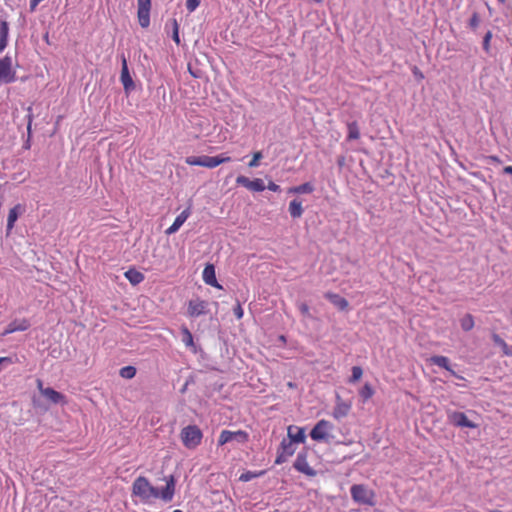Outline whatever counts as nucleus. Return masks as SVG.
Segmentation results:
<instances>
[{"label":"nucleus","instance_id":"f257e3e1","mask_svg":"<svg viewBox=\"0 0 512 512\" xmlns=\"http://www.w3.org/2000/svg\"><path fill=\"white\" fill-rule=\"evenodd\" d=\"M166 486L159 490L153 486L144 476L137 477L132 484V494L138 497L143 503H151L155 499H162L169 502L175 493V478L173 475L166 477Z\"/></svg>","mask_w":512,"mask_h":512},{"label":"nucleus","instance_id":"f03ea898","mask_svg":"<svg viewBox=\"0 0 512 512\" xmlns=\"http://www.w3.org/2000/svg\"><path fill=\"white\" fill-rule=\"evenodd\" d=\"M231 161L229 156H225L223 154L217 156H189L186 158L185 162L191 166H202L206 168H215L220 164Z\"/></svg>","mask_w":512,"mask_h":512},{"label":"nucleus","instance_id":"7ed1b4c3","mask_svg":"<svg viewBox=\"0 0 512 512\" xmlns=\"http://www.w3.org/2000/svg\"><path fill=\"white\" fill-rule=\"evenodd\" d=\"M180 437L186 448L195 449L201 443L203 434L198 426L188 425L181 430Z\"/></svg>","mask_w":512,"mask_h":512},{"label":"nucleus","instance_id":"20e7f679","mask_svg":"<svg viewBox=\"0 0 512 512\" xmlns=\"http://www.w3.org/2000/svg\"><path fill=\"white\" fill-rule=\"evenodd\" d=\"M352 499L360 504L373 505L374 493L365 485L356 484L350 489Z\"/></svg>","mask_w":512,"mask_h":512},{"label":"nucleus","instance_id":"39448f33","mask_svg":"<svg viewBox=\"0 0 512 512\" xmlns=\"http://www.w3.org/2000/svg\"><path fill=\"white\" fill-rule=\"evenodd\" d=\"M333 429V424L327 420H320L316 423L313 429L310 432V437L314 441H324L329 442L330 434L329 432Z\"/></svg>","mask_w":512,"mask_h":512},{"label":"nucleus","instance_id":"423d86ee","mask_svg":"<svg viewBox=\"0 0 512 512\" xmlns=\"http://www.w3.org/2000/svg\"><path fill=\"white\" fill-rule=\"evenodd\" d=\"M248 440V434L245 431L238 430V431H230V430H223L220 433L218 444L220 446H223L231 441H236L238 443H244Z\"/></svg>","mask_w":512,"mask_h":512},{"label":"nucleus","instance_id":"0eeeda50","mask_svg":"<svg viewBox=\"0 0 512 512\" xmlns=\"http://www.w3.org/2000/svg\"><path fill=\"white\" fill-rule=\"evenodd\" d=\"M151 0H137V17L142 28L150 25Z\"/></svg>","mask_w":512,"mask_h":512},{"label":"nucleus","instance_id":"6e6552de","mask_svg":"<svg viewBox=\"0 0 512 512\" xmlns=\"http://www.w3.org/2000/svg\"><path fill=\"white\" fill-rule=\"evenodd\" d=\"M15 81V72L12 70L11 58L6 56L0 59V82L12 83Z\"/></svg>","mask_w":512,"mask_h":512},{"label":"nucleus","instance_id":"1a4fd4ad","mask_svg":"<svg viewBox=\"0 0 512 512\" xmlns=\"http://www.w3.org/2000/svg\"><path fill=\"white\" fill-rule=\"evenodd\" d=\"M121 75H120V81L123 85L124 91L126 94H129L131 91L135 89V83L129 73L127 60L124 55L121 57Z\"/></svg>","mask_w":512,"mask_h":512},{"label":"nucleus","instance_id":"9d476101","mask_svg":"<svg viewBox=\"0 0 512 512\" xmlns=\"http://www.w3.org/2000/svg\"><path fill=\"white\" fill-rule=\"evenodd\" d=\"M208 312V302L200 299H192L188 302L187 313L190 317H199Z\"/></svg>","mask_w":512,"mask_h":512},{"label":"nucleus","instance_id":"9b49d317","mask_svg":"<svg viewBox=\"0 0 512 512\" xmlns=\"http://www.w3.org/2000/svg\"><path fill=\"white\" fill-rule=\"evenodd\" d=\"M236 183L255 192H262L265 190L264 182L260 178L250 180L248 177L240 175L236 178Z\"/></svg>","mask_w":512,"mask_h":512},{"label":"nucleus","instance_id":"f8f14e48","mask_svg":"<svg viewBox=\"0 0 512 512\" xmlns=\"http://www.w3.org/2000/svg\"><path fill=\"white\" fill-rule=\"evenodd\" d=\"M293 466L297 471L307 476L314 477L316 475V471L307 462L306 453H298Z\"/></svg>","mask_w":512,"mask_h":512},{"label":"nucleus","instance_id":"ddd939ff","mask_svg":"<svg viewBox=\"0 0 512 512\" xmlns=\"http://www.w3.org/2000/svg\"><path fill=\"white\" fill-rule=\"evenodd\" d=\"M31 326L30 321L22 318L11 321L2 332V335H8L18 331H25Z\"/></svg>","mask_w":512,"mask_h":512},{"label":"nucleus","instance_id":"4468645a","mask_svg":"<svg viewBox=\"0 0 512 512\" xmlns=\"http://www.w3.org/2000/svg\"><path fill=\"white\" fill-rule=\"evenodd\" d=\"M25 211H26L25 206L22 204H17L9 210L8 219H7V227H6L7 235L12 231L18 217L20 215H22Z\"/></svg>","mask_w":512,"mask_h":512},{"label":"nucleus","instance_id":"2eb2a0df","mask_svg":"<svg viewBox=\"0 0 512 512\" xmlns=\"http://www.w3.org/2000/svg\"><path fill=\"white\" fill-rule=\"evenodd\" d=\"M351 409V405L349 403L344 402L339 395L336 396V405L333 410V417L337 420H340L346 417Z\"/></svg>","mask_w":512,"mask_h":512},{"label":"nucleus","instance_id":"dca6fc26","mask_svg":"<svg viewBox=\"0 0 512 512\" xmlns=\"http://www.w3.org/2000/svg\"><path fill=\"white\" fill-rule=\"evenodd\" d=\"M190 214H191V212H190L189 208L183 210L176 217V219L174 220L173 224L168 229H166L165 233L167 235H172V234L176 233L180 229V227L185 223V221L188 219Z\"/></svg>","mask_w":512,"mask_h":512},{"label":"nucleus","instance_id":"f3484780","mask_svg":"<svg viewBox=\"0 0 512 512\" xmlns=\"http://www.w3.org/2000/svg\"><path fill=\"white\" fill-rule=\"evenodd\" d=\"M451 422L460 427L475 428L477 425L471 422L462 412H454L450 415Z\"/></svg>","mask_w":512,"mask_h":512},{"label":"nucleus","instance_id":"a211bd4d","mask_svg":"<svg viewBox=\"0 0 512 512\" xmlns=\"http://www.w3.org/2000/svg\"><path fill=\"white\" fill-rule=\"evenodd\" d=\"M203 280L206 284L210 286L222 288L221 285H219V283L217 282L215 268L212 264H208L205 266L203 270Z\"/></svg>","mask_w":512,"mask_h":512},{"label":"nucleus","instance_id":"6ab92c4d","mask_svg":"<svg viewBox=\"0 0 512 512\" xmlns=\"http://www.w3.org/2000/svg\"><path fill=\"white\" fill-rule=\"evenodd\" d=\"M288 438L292 440L294 443H304L306 436L304 428H300L297 426H289L288 427Z\"/></svg>","mask_w":512,"mask_h":512},{"label":"nucleus","instance_id":"aec40b11","mask_svg":"<svg viewBox=\"0 0 512 512\" xmlns=\"http://www.w3.org/2000/svg\"><path fill=\"white\" fill-rule=\"evenodd\" d=\"M42 395L51 403L58 404L65 402V396L53 388L47 387L42 390Z\"/></svg>","mask_w":512,"mask_h":512},{"label":"nucleus","instance_id":"412c9836","mask_svg":"<svg viewBox=\"0 0 512 512\" xmlns=\"http://www.w3.org/2000/svg\"><path fill=\"white\" fill-rule=\"evenodd\" d=\"M9 25L6 21H0V53L6 48L8 43Z\"/></svg>","mask_w":512,"mask_h":512},{"label":"nucleus","instance_id":"4be33fe9","mask_svg":"<svg viewBox=\"0 0 512 512\" xmlns=\"http://www.w3.org/2000/svg\"><path fill=\"white\" fill-rule=\"evenodd\" d=\"M289 213L292 218H300L303 214L302 203L298 199H294L289 203Z\"/></svg>","mask_w":512,"mask_h":512},{"label":"nucleus","instance_id":"5701e85b","mask_svg":"<svg viewBox=\"0 0 512 512\" xmlns=\"http://www.w3.org/2000/svg\"><path fill=\"white\" fill-rule=\"evenodd\" d=\"M314 191V186L310 182L303 183L299 186L291 187L288 192L293 194H310Z\"/></svg>","mask_w":512,"mask_h":512},{"label":"nucleus","instance_id":"b1692460","mask_svg":"<svg viewBox=\"0 0 512 512\" xmlns=\"http://www.w3.org/2000/svg\"><path fill=\"white\" fill-rule=\"evenodd\" d=\"M125 277L132 285H137L144 280V275L135 269H129L125 272Z\"/></svg>","mask_w":512,"mask_h":512},{"label":"nucleus","instance_id":"393cba45","mask_svg":"<svg viewBox=\"0 0 512 512\" xmlns=\"http://www.w3.org/2000/svg\"><path fill=\"white\" fill-rule=\"evenodd\" d=\"M181 333H182V342L185 344V346L191 348L193 350V352H196V347H195V344L193 341V335L189 331V329L187 327H182Z\"/></svg>","mask_w":512,"mask_h":512},{"label":"nucleus","instance_id":"a878e982","mask_svg":"<svg viewBox=\"0 0 512 512\" xmlns=\"http://www.w3.org/2000/svg\"><path fill=\"white\" fill-rule=\"evenodd\" d=\"M294 444L295 443L292 440H290L289 438H288V440L287 439H283L281 444H280V449L279 450L282 453H284L285 455H287L288 457H290V456H292L295 453V450H296Z\"/></svg>","mask_w":512,"mask_h":512},{"label":"nucleus","instance_id":"bb28decb","mask_svg":"<svg viewBox=\"0 0 512 512\" xmlns=\"http://www.w3.org/2000/svg\"><path fill=\"white\" fill-rule=\"evenodd\" d=\"M332 303L337 306L340 310H344L348 307V302L345 298L340 297L337 294H332L328 296Z\"/></svg>","mask_w":512,"mask_h":512},{"label":"nucleus","instance_id":"cd10ccee","mask_svg":"<svg viewBox=\"0 0 512 512\" xmlns=\"http://www.w3.org/2000/svg\"><path fill=\"white\" fill-rule=\"evenodd\" d=\"M430 361L434 365L442 367L446 370H450L449 359L445 356H433V357H431Z\"/></svg>","mask_w":512,"mask_h":512},{"label":"nucleus","instance_id":"c85d7f7f","mask_svg":"<svg viewBox=\"0 0 512 512\" xmlns=\"http://www.w3.org/2000/svg\"><path fill=\"white\" fill-rule=\"evenodd\" d=\"M360 137L359 128L356 122H351L348 124V139L356 140Z\"/></svg>","mask_w":512,"mask_h":512},{"label":"nucleus","instance_id":"c756f323","mask_svg":"<svg viewBox=\"0 0 512 512\" xmlns=\"http://www.w3.org/2000/svg\"><path fill=\"white\" fill-rule=\"evenodd\" d=\"M119 374L122 378L132 379L136 375V368L133 366L122 367Z\"/></svg>","mask_w":512,"mask_h":512},{"label":"nucleus","instance_id":"7c9ffc66","mask_svg":"<svg viewBox=\"0 0 512 512\" xmlns=\"http://www.w3.org/2000/svg\"><path fill=\"white\" fill-rule=\"evenodd\" d=\"M263 474H264V471H260V472L247 471V472L242 473L240 475L239 480L242 481V482H248V481H251L254 478L262 476Z\"/></svg>","mask_w":512,"mask_h":512},{"label":"nucleus","instance_id":"2f4dec72","mask_svg":"<svg viewBox=\"0 0 512 512\" xmlns=\"http://www.w3.org/2000/svg\"><path fill=\"white\" fill-rule=\"evenodd\" d=\"M171 26H172V38L174 42L179 45L180 44V37H179V24L176 19L170 20Z\"/></svg>","mask_w":512,"mask_h":512},{"label":"nucleus","instance_id":"473e14b6","mask_svg":"<svg viewBox=\"0 0 512 512\" xmlns=\"http://www.w3.org/2000/svg\"><path fill=\"white\" fill-rule=\"evenodd\" d=\"M473 326H474V320L470 314L465 315L461 319V327L463 330L469 331L473 328Z\"/></svg>","mask_w":512,"mask_h":512},{"label":"nucleus","instance_id":"72a5a7b5","mask_svg":"<svg viewBox=\"0 0 512 512\" xmlns=\"http://www.w3.org/2000/svg\"><path fill=\"white\" fill-rule=\"evenodd\" d=\"M373 393H374V391H373L372 387L369 384H365L362 387V389L360 390V396L364 400H367V399L371 398Z\"/></svg>","mask_w":512,"mask_h":512},{"label":"nucleus","instance_id":"f704fd0d","mask_svg":"<svg viewBox=\"0 0 512 512\" xmlns=\"http://www.w3.org/2000/svg\"><path fill=\"white\" fill-rule=\"evenodd\" d=\"M362 375H363V370L361 367H359V366L352 367V375L350 378V382H356V381L360 380Z\"/></svg>","mask_w":512,"mask_h":512},{"label":"nucleus","instance_id":"c9c22d12","mask_svg":"<svg viewBox=\"0 0 512 512\" xmlns=\"http://www.w3.org/2000/svg\"><path fill=\"white\" fill-rule=\"evenodd\" d=\"M263 158V154L261 151H257L253 154L252 160L248 163L250 168H255L259 166V161Z\"/></svg>","mask_w":512,"mask_h":512},{"label":"nucleus","instance_id":"e433bc0d","mask_svg":"<svg viewBox=\"0 0 512 512\" xmlns=\"http://www.w3.org/2000/svg\"><path fill=\"white\" fill-rule=\"evenodd\" d=\"M301 314L306 317V318H311V313H310V309H309V306L306 304V303H300L299 306H298Z\"/></svg>","mask_w":512,"mask_h":512},{"label":"nucleus","instance_id":"4c0bfd02","mask_svg":"<svg viewBox=\"0 0 512 512\" xmlns=\"http://www.w3.org/2000/svg\"><path fill=\"white\" fill-rule=\"evenodd\" d=\"M200 1L199 0H186V8L189 12H193L197 9L199 6Z\"/></svg>","mask_w":512,"mask_h":512},{"label":"nucleus","instance_id":"58836bf2","mask_svg":"<svg viewBox=\"0 0 512 512\" xmlns=\"http://www.w3.org/2000/svg\"><path fill=\"white\" fill-rule=\"evenodd\" d=\"M288 459V456L282 453L280 450L278 451V455L276 457L275 463L282 464Z\"/></svg>","mask_w":512,"mask_h":512},{"label":"nucleus","instance_id":"ea45409f","mask_svg":"<svg viewBox=\"0 0 512 512\" xmlns=\"http://www.w3.org/2000/svg\"><path fill=\"white\" fill-rule=\"evenodd\" d=\"M12 363H14V360H13L12 357H1L0 358V364L2 366H7V365H10Z\"/></svg>","mask_w":512,"mask_h":512},{"label":"nucleus","instance_id":"a19ab883","mask_svg":"<svg viewBox=\"0 0 512 512\" xmlns=\"http://www.w3.org/2000/svg\"><path fill=\"white\" fill-rule=\"evenodd\" d=\"M234 314H235V316H236L238 319L242 318V316H243V310H242V308H241V306H240V304H239V303H238V304H237V306L234 308Z\"/></svg>","mask_w":512,"mask_h":512},{"label":"nucleus","instance_id":"79ce46f5","mask_svg":"<svg viewBox=\"0 0 512 512\" xmlns=\"http://www.w3.org/2000/svg\"><path fill=\"white\" fill-rule=\"evenodd\" d=\"M267 188L273 192H279L280 191V186L275 184L274 182H269Z\"/></svg>","mask_w":512,"mask_h":512},{"label":"nucleus","instance_id":"37998d69","mask_svg":"<svg viewBox=\"0 0 512 512\" xmlns=\"http://www.w3.org/2000/svg\"><path fill=\"white\" fill-rule=\"evenodd\" d=\"M413 74L416 78H418L419 80H422L424 78V75L423 73L417 68V67H414L413 68Z\"/></svg>","mask_w":512,"mask_h":512},{"label":"nucleus","instance_id":"c03bdc74","mask_svg":"<svg viewBox=\"0 0 512 512\" xmlns=\"http://www.w3.org/2000/svg\"><path fill=\"white\" fill-rule=\"evenodd\" d=\"M470 25L473 27V28H476L477 25H478V15L476 13L473 14L471 20H470Z\"/></svg>","mask_w":512,"mask_h":512},{"label":"nucleus","instance_id":"a18cd8bd","mask_svg":"<svg viewBox=\"0 0 512 512\" xmlns=\"http://www.w3.org/2000/svg\"><path fill=\"white\" fill-rule=\"evenodd\" d=\"M37 388L39 389L40 393L42 394V390H45V387L43 386L42 380H37Z\"/></svg>","mask_w":512,"mask_h":512},{"label":"nucleus","instance_id":"49530a36","mask_svg":"<svg viewBox=\"0 0 512 512\" xmlns=\"http://www.w3.org/2000/svg\"><path fill=\"white\" fill-rule=\"evenodd\" d=\"M31 122H32V120H31V117L29 116V122H28V126H27L28 135H30V133H31Z\"/></svg>","mask_w":512,"mask_h":512},{"label":"nucleus","instance_id":"de8ad7c7","mask_svg":"<svg viewBox=\"0 0 512 512\" xmlns=\"http://www.w3.org/2000/svg\"><path fill=\"white\" fill-rule=\"evenodd\" d=\"M173 512H183V511H181V510H174Z\"/></svg>","mask_w":512,"mask_h":512}]
</instances>
